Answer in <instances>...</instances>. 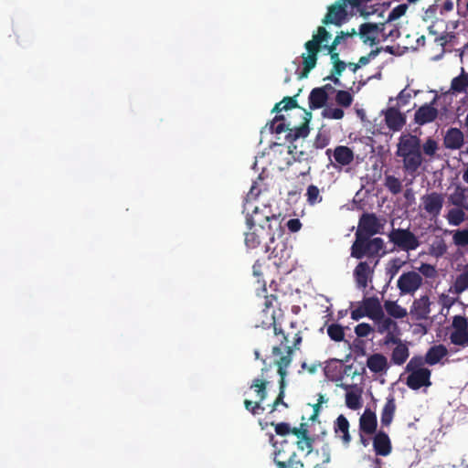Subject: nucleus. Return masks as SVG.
Returning <instances> with one entry per match:
<instances>
[{"label": "nucleus", "mask_w": 468, "mask_h": 468, "mask_svg": "<svg viewBox=\"0 0 468 468\" xmlns=\"http://www.w3.org/2000/svg\"><path fill=\"white\" fill-rule=\"evenodd\" d=\"M356 35V29H352L350 32L341 31L334 38L330 45L324 44L331 37L330 33L324 27H318L316 34L313 35L311 40H308L304 44L306 52L303 53L301 58L303 59V69L299 73L298 78L300 80L308 77L310 71L315 68L317 63V56L321 49L326 51H335L336 47L341 43L342 40L347 37H353Z\"/></svg>", "instance_id": "1"}, {"label": "nucleus", "mask_w": 468, "mask_h": 468, "mask_svg": "<svg viewBox=\"0 0 468 468\" xmlns=\"http://www.w3.org/2000/svg\"><path fill=\"white\" fill-rule=\"evenodd\" d=\"M396 156L401 159L405 174L414 178L424 161L420 138L410 133H401L397 144Z\"/></svg>", "instance_id": "2"}, {"label": "nucleus", "mask_w": 468, "mask_h": 468, "mask_svg": "<svg viewBox=\"0 0 468 468\" xmlns=\"http://www.w3.org/2000/svg\"><path fill=\"white\" fill-rule=\"evenodd\" d=\"M304 122L298 127L291 128L286 134V140L289 142L288 154L296 162H311L316 155L309 143L304 141L310 133L309 122L312 118L311 112L304 111Z\"/></svg>", "instance_id": "3"}, {"label": "nucleus", "mask_w": 468, "mask_h": 468, "mask_svg": "<svg viewBox=\"0 0 468 468\" xmlns=\"http://www.w3.org/2000/svg\"><path fill=\"white\" fill-rule=\"evenodd\" d=\"M350 250L351 257L357 260L367 257V261L374 263V267L378 264L379 259L387 253L383 239H371V237L356 238Z\"/></svg>", "instance_id": "4"}, {"label": "nucleus", "mask_w": 468, "mask_h": 468, "mask_svg": "<svg viewBox=\"0 0 468 468\" xmlns=\"http://www.w3.org/2000/svg\"><path fill=\"white\" fill-rule=\"evenodd\" d=\"M269 441L274 448L273 461L278 468H303V462L296 459L294 440L283 439L277 441L274 435L270 433Z\"/></svg>", "instance_id": "5"}, {"label": "nucleus", "mask_w": 468, "mask_h": 468, "mask_svg": "<svg viewBox=\"0 0 468 468\" xmlns=\"http://www.w3.org/2000/svg\"><path fill=\"white\" fill-rule=\"evenodd\" d=\"M246 211V224L248 228H262L271 236L275 235V231L281 228L279 217L273 214L271 215L270 209L266 207L261 209L254 207L251 213L249 212V209Z\"/></svg>", "instance_id": "6"}, {"label": "nucleus", "mask_w": 468, "mask_h": 468, "mask_svg": "<svg viewBox=\"0 0 468 468\" xmlns=\"http://www.w3.org/2000/svg\"><path fill=\"white\" fill-rule=\"evenodd\" d=\"M292 360V347L287 348V355L281 356V357L275 360L274 364L277 366V372L280 376L279 381V394L273 403L271 405L270 413L274 412L279 405H282L288 408V404L284 402L285 397V378L287 376V368L291 365Z\"/></svg>", "instance_id": "7"}, {"label": "nucleus", "mask_w": 468, "mask_h": 468, "mask_svg": "<svg viewBox=\"0 0 468 468\" xmlns=\"http://www.w3.org/2000/svg\"><path fill=\"white\" fill-rule=\"evenodd\" d=\"M388 237L391 243L404 251L415 250L420 245L419 238L410 229L393 228Z\"/></svg>", "instance_id": "8"}, {"label": "nucleus", "mask_w": 468, "mask_h": 468, "mask_svg": "<svg viewBox=\"0 0 468 468\" xmlns=\"http://www.w3.org/2000/svg\"><path fill=\"white\" fill-rule=\"evenodd\" d=\"M384 223L375 213H363L358 221L355 237H372L382 232Z\"/></svg>", "instance_id": "9"}, {"label": "nucleus", "mask_w": 468, "mask_h": 468, "mask_svg": "<svg viewBox=\"0 0 468 468\" xmlns=\"http://www.w3.org/2000/svg\"><path fill=\"white\" fill-rule=\"evenodd\" d=\"M452 331L450 341L454 346H468V320L464 316L455 315L452 319Z\"/></svg>", "instance_id": "10"}, {"label": "nucleus", "mask_w": 468, "mask_h": 468, "mask_svg": "<svg viewBox=\"0 0 468 468\" xmlns=\"http://www.w3.org/2000/svg\"><path fill=\"white\" fill-rule=\"evenodd\" d=\"M420 208L431 218H437L443 207L444 197L441 193L431 192L420 197Z\"/></svg>", "instance_id": "11"}, {"label": "nucleus", "mask_w": 468, "mask_h": 468, "mask_svg": "<svg viewBox=\"0 0 468 468\" xmlns=\"http://www.w3.org/2000/svg\"><path fill=\"white\" fill-rule=\"evenodd\" d=\"M422 285L420 274L410 271L404 272L398 280L397 286L401 294H412Z\"/></svg>", "instance_id": "12"}, {"label": "nucleus", "mask_w": 468, "mask_h": 468, "mask_svg": "<svg viewBox=\"0 0 468 468\" xmlns=\"http://www.w3.org/2000/svg\"><path fill=\"white\" fill-rule=\"evenodd\" d=\"M374 263L365 261H359L354 269V279L358 289H366L368 285V282H371L374 271Z\"/></svg>", "instance_id": "13"}, {"label": "nucleus", "mask_w": 468, "mask_h": 468, "mask_svg": "<svg viewBox=\"0 0 468 468\" xmlns=\"http://www.w3.org/2000/svg\"><path fill=\"white\" fill-rule=\"evenodd\" d=\"M347 2L336 1L335 4L328 7V11L322 22L324 25L334 24L335 26H341L346 20L347 16L346 11Z\"/></svg>", "instance_id": "14"}, {"label": "nucleus", "mask_w": 468, "mask_h": 468, "mask_svg": "<svg viewBox=\"0 0 468 468\" xmlns=\"http://www.w3.org/2000/svg\"><path fill=\"white\" fill-rule=\"evenodd\" d=\"M325 154L330 160L334 158L335 168L349 165L354 161L353 150L346 145H338L334 150L328 148Z\"/></svg>", "instance_id": "15"}, {"label": "nucleus", "mask_w": 468, "mask_h": 468, "mask_svg": "<svg viewBox=\"0 0 468 468\" xmlns=\"http://www.w3.org/2000/svg\"><path fill=\"white\" fill-rule=\"evenodd\" d=\"M274 237L275 235H268V231L262 228H248V230L245 232L244 241L248 249L253 250L258 248L264 239H269L271 242H273Z\"/></svg>", "instance_id": "16"}, {"label": "nucleus", "mask_w": 468, "mask_h": 468, "mask_svg": "<svg viewBox=\"0 0 468 468\" xmlns=\"http://www.w3.org/2000/svg\"><path fill=\"white\" fill-rule=\"evenodd\" d=\"M385 122L388 128L392 132L400 131L406 124V116L399 112L397 107H388L383 111Z\"/></svg>", "instance_id": "17"}, {"label": "nucleus", "mask_w": 468, "mask_h": 468, "mask_svg": "<svg viewBox=\"0 0 468 468\" xmlns=\"http://www.w3.org/2000/svg\"><path fill=\"white\" fill-rule=\"evenodd\" d=\"M431 370H417L409 374L406 384L413 390H418L422 387H430L431 382Z\"/></svg>", "instance_id": "18"}, {"label": "nucleus", "mask_w": 468, "mask_h": 468, "mask_svg": "<svg viewBox=\"0 0 468 468\" xmlns=\"http://www.w3.org/2000/svg\"><path fill=\"white\" fill-rule=\"evenodd\" d=\"M372 443L375 453L378 456H388L392 451L391 441L388 435L383 431H378L374 434Z\"/></svg>", "instance_id": "19"}, {"label": "nucleus", "mask_w": 468, "mask_h": 468, "mask_svg": "<svg viewBox=\"0 0 468 468\" xmlns=\"http://www.w3.org/2000/svg\"><path fill=\"white\" fill-rule=\"evenodd\" d=\"M378 419L377 415L370 409H366L359 418V433L373 435L377 433Z\"/></svg>", "instance_id": "20"}, {"label": "nucleus", "mask_w": 468, "mask_h": 468, "mask_svg": "<svg viewBox=\"0 0 468 468\" xmlns=\"http://www.w3.org/2000/svg\"><path fill=\"white\" fill-rule=\"evenodd\" d=\"M261 326L262 327L272 326L274 335L282 336V338L280 340V342H281L280 346H273L272 350H271L273 356H280L282 354V346H283L288 342V338H287V335H285L284 331L282 329V327L277 324L275 315H273V312L271 314H270V316L267 318V320L261 321Z\"/></svg>", "instance_id": "21"}, {"label": "nucleus", "mask_w": 468, "mask_h": 468, "mask_svg": "<svg viewBox=\"0 0 468 468\" xmlns=\"http://www.w3.org/2000/svg\"><path fill=\"white\" fill-rule=\"evenodd\" d=\"M349 421L344 415H339L334 422V431L345 446H349L352 437L349 432Z\"/></svg>", "instance_id": "22"}, {"label": "nucleus", "mask_w": 468, "mask_h": 468, "mask_svg": "<svg viewBox=\"0 0 468 468\" xmlns=\"http://www.w3.org/2000/svg\"><path fill=\"white\" fill-rule=\"evenodd\" d=\"M438 116V110L431 104L420 106L414 114V121L420 125L433 122Z\"/></svg>", "instance_id": "23"}, {"label": "nucleus", "mask_w": 468, "mask_h": 468, "mask_svg": "<svg viewBox=\"0 0 468 468\" xmlns=\"http://www.w3.org/2000/svg\"><path fill=\"white\" fill-rule=\"evenodd\" d=\"M431 302L427 295L421 296L413 302L411 307V314L417 320H424L429 317L431 313Z\"/></svg>", "instance_id": "24"}, {"label": "nucleus", "mask_w": 468, "mask_h": 468, "mask_svg": "<svg viewBox=\"0 0 468 468\" xmlns=\"http://www.w3.org/2000/svg\"><path fill=\"white\" fill-rule=\"evenodd\" d=\"M443 143L447 149H460L463 144V133L458 128H450L446 132Z\"/></svg>", "instance_id": "25"}, {"label": "nucleus", "mask_w": 468, "mask_h": 468, "mask_svg": "<svg viewBox=\"0 0 468 468\" xmlns=\"http://www.w3.org/2000/svg\"><path fill=\"white\" fill-rule=\"evenodd\" d=\"M379 27L373 23H364L359 27V37L365 44L374 46L377 44Z\"/></svg>", "instance_id": "26"}, {"label": "nucleus", "mask_w": 468, "mask_h": 468, "mask_svg": "<svg viewBox=\"0 0 468 468\" xmlns=\"http://www.w3.org/2000/svg\"><path fill=\"white\" fill-rule=\"evenodd\" d=\"M396 409V399L393 395H389L381 410L380 422L382 426L388 427L391 424Z\"/></svg>", "instance_id": "27"}, {"label": "nucleus", "mask_w": 468, "mask_h": 468, "mask_svg": "<svg viewBox=\"0 0 468 468\" xmlns=\"http://www.w3.org/2000/svg\"><path fill=\"white\" fill-rule=\"evenodd\" d=\"M367 367L375 374L384 372L388 369V359L380 353L370 355L367 359Z\"/></svg>", "instance_id": "28"}, {"label": "nucleus", "mask_w": 468, "mask_h": 468, "mask_svg": "<svg viewBox=\"0 0 468 468\" xmlns=\"http://www.w3.org/2000/svg\"><path fill=\"white\" fill-rule=\"evenodd\" d=\"M328 100V94L324 89L314 88L309 94V108L311 110H316L323 108Z\"/></svg>", "instance_id": "29"}, {"label": "nucleus", "mask_w": 468, "mask_h": 468, "mask_svg": "<svg viewBox=\"0 0 468 468\" xmlns=\"http://www.w3.org/2000/svg\"><path fill=\"white\" fill-rule=\"evenodd\" d=\"M364 310L367 316L372 320L379 319L383 316L382 307L377 298H367L363 302Z\"/></svg>", "instance_id": "30"}, {"label": "nucleus", "mask_w": 468, "mask_h": 468, "mask_svg": "<svg viewBox=\"0 0 468 468\" xmlns=\"http://www.w3.org/2000/svg\"><path fill=\"white\" fill-rule=\"evenodd\" d=\"M448 354L445 346L440 344L429 348L425 355V362L431 366L439 363Z\"/></svg>", "instance_id": "31"}, {"label": "nucleus", "mask_w": 468, "mask_h": 468, "mask_svg": "<svg viewBox=\"0 0 468 468\" xmlns=\"http://www.w3.org/2000/svg\"><path fill=\"white\" fill-rule=\"evenodd\" d=\"M268 371L267 367L261 368V378H264L265 372ZM269 382L264 378H254L250 386L253 389L260 401H264L267 398V386Z\"/></svg>", "instance_id": "32"}, {"label": "nucleus", "mask_w": 468, "mask_h": 468, "mask_svg": "<svg viewBox=\"0 0 468 468\" xmlns=\"http://www.w3.org/2000/svg\"><path fill=\"white\" fill-rule=\"evenodd\" d=\"M468 289V265H466L459 275H457L452 286H451L449 292L455 294H461Z\"/></svg>", "instance_id": "33"}, {"label": "nucleus", "mask_w": 468, "mask_h": 468, "mask_svg": "<svg viewBox=\"0 0 468 468\" xmlns=\"http://www.w3.org/2000/svg\"><path fill=\"white\" fill-rule=\"evenodd\" d=\"M409 356L410 351L408 346L406 344L401 342L396 345V347L393 349L391 354V361L395 365L401 366L407 361Z\"/></svg>", "instance_id": "34"}, {"label": "nucleus", "mask_w": 468, "mask_h": 468, "mask_svg": "<svg viewBox=\"0 0 468 468\" xmlns=\"http://www.w3.org/2000/svg\"><path fill=\"white\" fill-rule=\"evenodd\" d=\"M374 321L377 325L378 332L379 334H384L389 331H399L397 322H395L389 317H386L384 314L381 318L376 319Z\"/></svg>", "instance_id": "35"}, {"label": "nucleus", "mask_w": 468, "mask_h": 468, "mask_svg": "<svg viewBox=\"0 0 468 468\" xmlns=\"http://www.w3.org/2000/svg\"><path fill=\"white\" fill-rule=\"evenodd\" d=\"M361 392V390H356L346 393V405L348 409L356 410L362 407Z\"/></svg>", "instance_id": "36"}, {"label": "nucleus", "mask_w": 468, "mask_h": 468, "mask_svg": "<svg viewBox=\"0 0 468 468\" xmlns=\"http://www.w3.org/2000/svg\"><path fill=\"white\" fill-rule=\"evenodd\" d=\"M468 87V75L464 74V69H462V74L452 79L451 83V90L453 92H463Z\"/></svg>", "instance_id": "37"}, {"label": "nucleus", "mask_w": 468, "mask_h": 468, "mask_svg": "<svg viewBox=\"0 0 468 468\" xmlns=\"http://www.w3.org/2000/svg\"><path fill=\"white\" fill-rule=\"evenodd\" d=\"M439 150L438 142L432 138L428 137L423 144H421V153L422 156L426 155L430 158H432L437 151Z\"/></svg>", "instance_id": "38"}, {"label": "nucleus", "mask_w": 468, "mask_h": 468, "mask_svg": "<svg viewBox=\"0 0 468 468\" xmlns=\"http://www.w3.org/2000/svg\"><path fill=\"white\" fill-rule=\"evenodd\" d=\"M384 186L392 195H398L402 191L401 181L391 175L385 176Z\"/></svg>", "instance_id": "39"}, {"label": "nucleus", "mask_w": 468, "mask_h": 468, "mask_svg": "<svg viewBox=\"0 0 468 468\" xmlns=\"http://www.w3.org/2000/svg\"><path fill=\"white\" fill-rule=\"evenodd\" d=\"M447 245L443 239H438L430 247V254L436 258L442 257L447 252Z\"/></svg>", "instance_id": "40"}, {"label": "nucleus", "mask_w": 468, "mask_h": 468, "mask_svg": "<svg viewBox=\"0 0 468 468\" xmlns=\"http://www.w3.org/2000/svg\"><path fill=\"white\" fill-rule=\"evenodd\" d=\"M465 219V213L461 208H452L447 215V220L450 225L459 226Z\"/></svg>", "instance_id": "41"}, {"label": "nucleus", "mask_w": 468, "mask_h": 468, "mask_svg": "<svg viewBox=\"0 0 468 468\" xmlns=\"http://www.w3.org/2000/svg\"><path fill=\"white\" fill-rule=\"evenodd\" d=\"M347 67L346 63L344 61L335 62L333 65V69L331 70V75L324 78V80H332L335 85H341V81L338 78L342 74V72L346 69Z\"/></svg>", "instance_id": "42"}, {"label": "nucleus", "mask_w": 468, "mask_h": 468, "mask_svg": "<svg viewBox=\"0 0 468 468\" xmlns=\"http://www.w3.org/2000/svg\"><path fill=\"white\" fill-rule=\"evenodd\" d=\"M385 309L389 315L395 318H403L407 314L406 310L396 302H386Z\"/></svg>", "instance_id": "43"}, {"label": "nucleus", "mask_w": 468, "mask_h": 468, "mask_svg": "<svg viewBox=\"0 0 468 468\" xmlns=\"http://www.w3.org/2000/svg\"><path fill=\"white\" fill-rule=\"evenodd\" d=\"M425 357L423 358L420 356H415L410 358L409 363L406 366V371L409 373L415 372L417 370H430L427 367H424Z\"/></svg>", "instance_id": "44"}, {"label": "nucleus", "mask_w": 468, "mask_h": 468, "mask_svg": "<svg viewBox=\"0 0 468 468\" xmlns=\"http://www.w3.org/2000/svg\"><path fill=\"white\" fill-rule=\"evenodd\" d=\"M306 200L311 206L320 203L323 199L319 188L314 185H310L306 190Z\"/></svg>", "instance_id": "45"}, {"label": "nucleus", "mask_w": 468, "mask_h": 468, "mask_svg": "<svg viewBox=\"0 0 468 468\" xmlns=\"http://www.w3.org/2000/svg\"><path fill=\"white\" fill-rule=\"evenodd\" d=\"M452 242L455 246L464 248L468 246V229H457L453 232Z\"/></svg>", "instance_id": "46"}, {"label": "nucleus", "mask_w": 468, "mask_h": 468, "mask_svg": "<svg viewBox=\"0 0 468 468\" xmlns=\"http://www.w3.org/2000/svg\"><path fill=\"white\" fill-rule=\"evenodd\" d=\"M270 130L271 133H282L286 131L289 133L291 129L285 124L283 115H276L270 124Z\"/></svg>", "instance_id": "47"}, {"label": "nucleus", "mask_w": 468, "mask_h": 468, "mask_svg": "<svg viewBox=\"0 0 468 468\" xmlns=\"http://www.w3.org/2000/svg\"><path fill=\"white\" fill-rule=\"evenodd\" d=\"M327 335L332 340L340 342L345 337L344 328L338 324H332L327 327Z\"/></svg>", "instance_id": "48"}, {"label": "nucleus", "mask_w": 468, "mask_h": 468, "mask_svg": "<svg viewBox=\"0 0 468 468\" xmlns=\"http://www.w3.org/2000/svg\"><path fill=\"white\" fill-rule=\"evenodd\" d=\"M295 442V450L298 449L300 451H307V453H310L313 451V444L314 440L310 436H304L296 438Z\"/></svg>", "instance_id": "49"}, {"label": "nucleus", "mask_w": 468, "mask_h": 468, "mask_svg": "<svg viewBox=\"0 0 468 468\" xmlns=\"http://www.w3.org/2000/svg\"><path fill=\"white\" fill-rule=\"evenodd\" d=\"M277 302V296L274 294L265 295L264 296V308L262 309L261 313L262 315L265 317L264 320H267V318L270 316V314L273 312V315H275V310L273 303Z\"/></svg>", "instance_id": "50"}, {"label": "nucleus", "mask_w": 468, "mask_h": 468, "mask_svg": "<svg viewBox=\"0 0 468 468\" xmlns=\"http://www.w3.org/2000/svg\"><path fill=\"white\" fill-rule=\"evenodd\" d=\"M354 99L352 94L346 90H338L335 95V101L338 105L347 108L351 106Z\"/></svg>", "instance_id": "51"}, {"label": "nucleus", "mask_w": 468, "mask_h": 468, "mask_svg": "<svg viewBox=\"0 0 468 468\" xmlns=\"http://www.w3.org/2000/svg\"><path fill=\"white\" fill-rule=\"evenodd\" d=\"M404 262L399 258L392 259L388 261L387 266V274L389 275L390 279L394 278L398 274Z\"/></svg>", "instance_id": "52"}, {"label": "nucleus", "mask_w": 468, "mask_h": 468, "mask_svg": "<svg viewBox=\"0 0 468 468\" xmlns=\"http://www.w3.org/2000/svg\"><path fill=\"white\" fill-rule=\"evenodd\" d=\"M330 142V137L326 133L319 132L314 141L313 149L315 151V149H323L325 146L328 145Z\"/></svg>", "instance_id": "53"}, {"label": "nucleus", "mask_w": 468, "mask_h": 468, "mask_svg": "<svg viewBox=\"0 0 468 468\" xmlns=\"http://www.w3.org/2000/svg\"><path fill=\"white\" fill-rule=\"evenodd\" d=\"M262 401H251L250 399L244 400L245 409L250 411L252 415H258L265 410V408L261 406Z\"/></svg>", "instance_id": "54"}, {"label": "nucleus", "mask_w": 468, "mask_h": 468, "mask_svg": "<svg viewBox=\"0 0 468 468\" xmlns=\"http://www.w3.org/2000/svg\"><path fill=\"white\" fill-rule=\"evenodd\" d=\"M344 111L340 108L327 107L322 112V115L326 119L340 120L344 117Z\"/></svg>", "instance_id": "55"}, {"label": "nucleus", "mask_w": 468, "mask_h": 468, "mask_svg": "<svg viewBox=\"0 0 468 468\" xmlns=\"http://www.w3.org/2000/svg\"><path fill=\"white\" fill-rule=\"evenodd\" d=\"M408 9V5L406 4H400L394 7L388 14V22L394 21L401 17L405 15Z\"/></svg>", "instance_id": "56"}, {"label": "nucleus", "mask_w": 468, "mask_h": 468, "mask_svg": "<svg viewBox=\"0 0 468 468\" xmlns=\"http://www.w3.org/2000/svg\"><path fill=\"white\" fill-rule=\"evenodd\" d=\"M260 194H261V189H259L257 183L254 182L245 198L243 211L250 209L249 206L250 205V201L255 200L259 197Z\"/></svg>", "instance_id": "57"}, {"label": "nucleus", "mask_w": 468, "mask_h": 468, "mask_svg": "<svg viewBox=\"0 0 468 468\" xmlns=\"http://www.w3.org/2000/svg\"><path fill=\"white\" fill-rule=\"evenodd\" d=\"M327 399H325L324 395L323 394H318V399H317V402L314 405H312L313 407V413L312 415L310 416L309 420H312V421H314L319 414H320V411H321V407H322V404L324 403H326L327 402Z\"/></svg>", "instance_id": "58"}, {"label": "nucleus", "mask_w": 468, "mask_h": 468, "mask_svg": "<svg viewBox=\"0 0 468 468\" xmlns=\"http://www.w3.org/2000/svg\"><path fill=\"white\" fill-rule=\"evenodd\" d=\"M419 271L426 278L433 279L437 276V270L435 266L429 263H421Z\"/></svg>", "instance_id": "59"}, {"label": "nucleus", "mask_w": 468, "mask_h": 468, "mask_svg": "<svg viewBox=\"0 0 468 468\" xmlns=\"http://www.w3.org/2000/svg\"><path fill=\"white\" fill-rule=\"evenodd\" d=\"M271 425L274 426L275 432L279 436H287L290 433H292V431L290 424L287 422H280L276 424L274 422H271Z\"/></svg>", "instance_id": "60"}, {"label": "nucleus", "mask_w": 468, "mask_h": 468, "mask_svg": "<svg viewBox=\"0 0 468 468\" xmlns=\"http://www.w3.org/2000/svg\"><path fill=\"white\" fill-rule=\"evenodd\" d=\"M371 332H373V328L367 323H361L355 327V333L358 337H366Z\"/></svg>", "instance_id": "61"}, {"label": "nucleus", "mask_w": 468, "mask_h": 468, "mask_svg": "<svg viewBox=\"0 0 468 468\" xmlns=\"http://www.w3.org/2000/svg\"><path fill=\"white\" fill-rule=\"evenodd\" d=\"M302 91V89L299 90L298 93L292 97H284L282 101L283 103L282 109L284 111H288L294 108H299L296 101V97L299 95V93Z\"/></svg>", "instance_id": "62"}, {"label": "nucleus", "mask_w": 468, "mask_h": 468, "mask_svg": "<svg viewBox=\"0 0 468 468\" xmlns=\"http://www.w3.org/2000/svg\"><path fill=\"white\" fill-rule=\"evenodd\" d=\"M399 330L387 332L386 336L384 337V344L388 346L389 344L398 345L399 343H401L402 341L399 337Z\"/></svg>", "instance_id": "63"}, {"label": "nucleus", "mask_w": 468, "mask_h": 468, "mask_svg": "<svg viewBox=\"0 0 468 468\" xmlns=\"http://www.w3.org/2000/svg\"><path fill=\"white\" fill-rule=\"evenodd\" d=\"M410 98V93L407 91L406 89L402 90L397 97L398 106L401 107L407 105Z\"/></svg>", "instance_id": "64"}]
</instances>
